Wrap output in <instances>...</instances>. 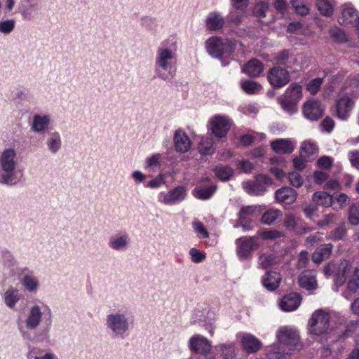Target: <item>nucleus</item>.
Masks as SVG:
<instances>
[{"mask_svg": "<svg viewBox=\"0 0 359 359\" xmlns=\"http://www.w3.org/2000/svg\"><path fill=\"white\" fill-rule=\"evenodd\" d=\"M346 233L344 225H340L330 233L329 238L333 241H339L344 238Z\"/></svg>", "mask_w": 359, "mask_h": 359, "instance_id": "obj_49", "label": "nucleus"}, {"mask_svg": "<svg viewBox=\"0 0 359 359\" xmlns=\"http://www.w3.org/2000/svg\"><path fill=\"white\" fill-rule=\"evenodd\" d=\"M323 108L318 100H311L306 102L303 106V114L304 116L311 121H317L320 118L323 114Z\"/></svg>", "mask_w": 359, "mask_h": 359, "instance_id": "obj_14", "label": "nucleus"}, {"mask_svg": "<svg viewBox=\"0 0 359 359\" xmlns=\"http://www.w3.org/2000/svg\"><path fill=\"white\" fill-rule=\"evenodd\" d=\"M192 226L194 228V231L197 233V236L199 238H208L209 237V233L201 222H200V221L193 222Z\"/></svg>", "mask_w": 359, "mask_h": 359, "instance_id": "obj_45", "label": "nucleus"}, {"mask_svg": "<svg viewBox=\"0 0 359 359\" xmlns=\"http://www.w3.org/2000/svg\"><path fill=\"white\" fill-rule=\"evenodd\" d=\"M271 149L277 154H291L294 147L292 142L287 139H279L272 141L271 143Z\"/></svg>", "mask_w": 359, "mask_h": 359, "instance_id": "obj_27", "label": "nucleus"}, {"mask_svg": "<svg viewBox=\"0 0 359 359\" xmlns=\"http://www.w3.org/2000/svg\"><path fill=\"white\" fill-rule=\"evenodd\" d=\"M127 245V236L113 238L110 240L109 245L114 250H119Z\"/></svg>", "mask_w": 359, "mask_h": 359, "instance_id": "obj_48", "label": "nucleus"}, {"mask_svg": "<svg viewBox=\"0 0 359 359\" xmlns=\"http://www.w3.org/2000/svg\"><path fill=\"white\" fill-rule=\"evenodd\" d=\"M273 62L276 66L282 67L287 70L297 65L298 60L293 50L283 49L273 55Z\"/></svg>", "mask_w": 359, "mask_h": 359, "instance_id": "obj_10", "label": "nucleus"}, {"mask_svg": "<svg viewBox=\"0 0 359 359\" xmlns=\"http://www.w3.org/2000/svg\"><path fill=\"white\" fill-rule=\"evenodd\" d=\"M290 2L296 13L299 15L304 16L309 13L310 8L306 4L302 3L300 0H290Z\"/></svg>", "mask_w": 359, "mask_h": 359, "instance_id": "obj_44", "label": "nucleus"}, {"mask_svg": "<svg viewBox=\"0 0 359 359\" xmlns=\"http://www.w3.org/2000/svg\"><path fill=\"white\" fill-rule=\"evenodd\" d=\"M280 216V210L270 209L262 215L261 222L264 224L271 225Z\"/></svg>", "mask_w": 359, "mask_h": 359, "instance_id": "obj_39", "label": "nucleus"}, {"mask_svg": "<svg viewBox=\"0 0 359 359\" xmlns=\"http://www.w3.org/2000/svg\"><path fill=\"white\" fill-rule=\"evenodd\" d=\"M61 146L60 136L58 133H53L48 141V149L53 153L57 152Z\"/></svg>", "mask_w": 359, "mask_h": 359, "instance_id": "obj_43", "label": "nucleus"}, {"mask_svg": "<svg viewBox=\"0 0 359 359\" xmlns=\"http://www.w3.org/2000/svg\"><path fill=\"white\" fill-rule=\"evenodd\" d=\"M348 220L352 225H358L359 224V212L358 208L351 206L348 213Z\"/></svg>", "mask_w": 359, "mask_h": 359, "instance_id": "obj_59", "label": "nucleus"}, {"mask_svg": "<svg viewBox=\"0 0 359 359\" xmlns=\"http://www.w3.org/2000/svg\"><path fill=\"white\" fill-rule=\"evenodd\" d=\"M219 347L222 355L224 359H233L234 358V347L232 344H222Z\"/></svg>", "mask_w": 359, "mask_h": 359, "instance_id": "obj_50", "label": "nucleus"}, {"mask_svg": "<svg viewBox=\"0 0 359 359\" xmlns=\"http://www.w3.org/2000/svg\"><path fill=\"white\" fill-rule=\"evenodd\" d=\"M317 165L324 169H330L332 165V159L327 156L320 157L317 161Z\"/></svg>", "mask_w": 359, "mask_h": 359, "instance_id": "obj_60", "label": "nucleus"}, {"mask_svg": "<svg viewBox=\"0 0 359 359\" xmlns=\"http://www.w3.org/2000/svg\"><path fill=\"white\" fill-rule=\"evenodd\" d=\"M16 153L14 149H6L1 154L0 162L4 174L0 175V183L11 184L13 181V171L15 165Z\"/></svg>", "mask_w": 359, "mask_h": 359, "instance_id": "obj_6", "label": "nucleus"}, {"mask_svg": "<svg viewBox=\"0 0 359 359\" xmlns=\"http://www.w3.org/2000/svg\"><path fill=\"white\" fill-rule=\"evenodd\" d=\"M269 10V4L266 2H259L256 4L254 8V15L258 18H263L266 17V11Z\"/></svg>", "mask_w": 359, "mask_h": 359, "instance_id": "obj_47", "label": "nucleus"}, {"mask_svg": "<svg viewBox=\"0 0 359 359\" xmlns=\"http://www.w3.org/2000/svg\"><path fill=\"white\" fill-rule=\"evenodd\" d=\"M333 245L331 243H325L320 245L312 254V261L316 264H320L323 262V261L328 259L330 257Z\"/></svg>", "mask_w": 359, "mask_h": 359, "instance_id": "obj_26", "label": "nucleus"}, {"mask_svg": "<svg viewBox=\"0 0 359 359\" xmlns=\"http://www.w3.org/2000/svg\"><path fill=\"white\" fill-rule=\"evenodd\" d=\"M175 148L178 153H186L191 147V140L187 134L182 129H177L173 137Z\"/></svg>", "mask_w": 359, "mask_h": 359, "instance_id": "obj_20", "label": "nucleus"}, {"mask_svg": "<svg viewBox=\"0 0 359 359\" xmlns=\"http://www.w3.org/2000/svg\"><path fill=\"white\" fill-rule=\"evenodd\" d=\"M347 289L353 292L359 289V268H355L347 283Z\"/></svg>", "mask_w": 359, "mask_h": 359, "instance_id": "obj_42", "label": "nucleus"}, {"mask_svg": "<svg viewBox=\"0 0 359 359\" xmlns=\"http://www.w3.org/2000/svg\"><path fill=\"white\" fill-rule=\"evenodd\" d=\"M49 123L50 118L48 116L35 115L34 116L32 129L35 132H41L48 126Z\"/></svg>", "mask_w": 359, "mask_h": 359, "instance_id": "obj_36", "label": "nucleus"}, {"mask_svg": "<svg viewBox=\"0 0 359 359\" xmlns=\"http://www.w3.org/2000/svg\"><path fill=\"white\" fill-rule=\"evenodd\" d=\"M298 283L301 287L311 291L316 289L317 280L313 271L310 270L303 271L298 278Z\"/></svg>", "mask_w": 359, "mask_h": 359, "instance_id": "obj_24", "label": "nucleus"}, {"mask_svg": "<svg viewBox=\"0 0 359 359\" xmlns=\"http://www.w3.org/2000/svg\"><path fill=\"white\" fill-rule=\"evenodd\" d=\"M302 97V86L297 83H292L279 98L278 102L282 109L292 115L297 111V104Z\"/></svg>", "mask_w": 359, "mask_h": 359, "instance_id": "obj_3", "label": "nucleus"}, {"mask_svg": "<svg viewBox=\"0 0 359 359\" xmlns=\"http://www.w3.org/2000/svg\"><path fill=\"white\" fill-rule=\"evenodd\" d=\"M338 22L344 26L358 25L359 23L358 11L353 7L343 8L341 15L338 18Z\"/></svg>", "mask_w": 359, "mask_h": 359, "instance_id": "obj_22", "label": "nucleus"}, {"mask_svg": "<svg viewBox=\"0 0 359 359\" xmlns=\"http://www.w3.org/2000/svg\"><path fill=\"white\" fill-rule=\"evenodd\" d=\"M276 336L278 342L283 345L296 346L299 341L297 332L287 327L279 329Z\"/></svg>", "mask_w": 359, "mask_h": 359, "instance_id": "obj_18", "label": "nucleus"}, {"mask_svg": "<svg viewBox=\"0 0 359 359\" xmlns=\"http://www.w3.org/2000/svg\"><path fill=\"white\" fill-rule=\"evenodd\" d=\"M207 52L213 57L222 59L225 53H231L233 44L228 39L225 41L217 36H212L205 42Z\"/></svg>", "mask_w": 359, "mask_h": 359, "instance_id": "obj_5", "label": "nucleus"}, {"mask_svg": "<svg viewBox=\"0 0 359 359\" xmlns=\"http://www.w3.org/2000/svg\"><path fill=\"white\" fill-rule=\"evenodd\" d=\"M284 225L288 231L298 235L305 234L315 229L314 227L309 226L301 219L292 214L285 215Z\"/></svg>", "mask_w": 359, "mask_h": 359, "instance_id": "obj_11", "label": "nucleus"}, {"mask_svg": "<svg viewBox=\"0 0 359 359\" xmlns=\"http://www.w3.org/2000/svg\"><path fill=\"white\" fill-rule=\"evenodd\" d=\"M353 104V101L348 96H342L339 98L336 103V114L337 117L342 121L346 120L350 115Z\"/></svg>", "mask_w": 359, "mask_h": 359, "instance_id": "obj_19", "label": "nucleus"}, {"mask_svg": "<svg viewBox=\"0 0 359 359\" xmlns=\"http://www.w3.org/2000/svg\"><path fill=\"white\" fill-rule=\"evenodd\" d=\"M318 10L324 16L330 17L333 14V6L328 0H316Z\"/></svg>", "mask_w": 359, "mask_h": 359, "instance_id": "obj_38", "label": "nucleus"}, {"mask_svg": "<svg viewBox=\"0 0 359 359\" xmlns=\"http://www.w3.org/2000/svg\"><path fill=\"white\" fill-rule=\"evenodd\" d=\"M263 240H274L283 236V233L276 229L259 231L257 236Z\"/></svg>", "mask_w": 359, "mask_h": 359, "instance_id": "obj_41", "label": "nucleus"}, {"mask_svg": "<svg viewBox=\"0 0 359 359\" xmlns=\"http://www.w3.org/2000/svg\"><path fill=\"white\" fill-rule=\"evenodd\" d=\"M242 90L247 94L255 95L258 94L262 89V86L252 80H243L241 82Z\"/></svg>", "mask_w": 359, "mask_h": 359, "instance_id": "obj_37", "label": "nucleus"}, {"mask_svg": "<svg viewBox=\"0 0 359 359\" xmlns=\"http://www.w3.org/2000/svg\"><path fill=\"white\" fill-rule=\"evenodd\" d=\"M231 2L233 8L244 11L248 6L249 0H231Z\"/></svg>", "mask_w": 359, "mask_h": 359, "instance_id": "obj_61", "label": "nucleus"}, {"mask_svg": "<svg viewBox=\"0 0 359 359\" xmlns=\"http://www.w3.org/2000/svg\"><path fill=\"white\" fill-rule=\"evenodd\" d=\"M317 148L316 145L311 142H304L300 149V154L302 156H309L315 154Z\"/></svg>", "mask_w": 359, "mask_h": 359, "instance_id": "obj_51", "label": "nucleus"}, {"mask_svg": "<svg viewBox=\"0 0 359 359\" xmlns=\"http://www.w3.org/2000/svg\"><path fill=\"white\" fill-rule=\"evenodd\" d=\"M274 8L282 14H284L287 9V4L285 0H276L274 2Z\"/></svg>", "mask_w": 359, "mask_h": 359, "instance_id": "obj_64", "label": "nucleus"}, {"mask_svg": "<svg viewBox=\"0 0 359 359\" xmlns=\"http://www.w3.org/2000/svg\"><path fill=\"white\" fill-rule=\"evenodd\" d=\"M236 254L241 261L250 259L260 246L258 236H241L236 240Z\"/></svg>", "mask_w": 359, "mask_h": 359, "instance_id": "obj_4", "label": "nucleus"}, {"mask_svg": "<svg viewBox=\"0 0 359 359\" xmlns=\"http://www.w3.org/2000/svg\"><path fill=\"white\" fill-rule=\"evenodd\" d=\"M107 324L116 334H123L128 329V322L124 315L110 314L107 316Z\"/></svg>", "mask_w": 359, "mask_h": 359, "instance_id": "obj_13", "label": "nucleus"}, {"mask_svg": "<svg viewBox=\"0 0 359 359\" xmlns=\"http://www.w3.org/2000/svg\"><path fill=\"white\" fill-rule=\"evenodd\" d=\"M267 79L271 86L280 88L289 83L291 76L288 70L282 67L274 66L268 71Z\"/></svg>", "mask_w": 359, "mask_h": 359, "instance_id": "obj_9", "label": "nucleus"}, {"mask_svg": "<svg viewBox=\"0 0 359 359\" xmlns=\"http://www.w3.org/2000/svg\"><path fill=\"white\" fill-rule=\"evenodd\" d=\"M189 347L191 351L203 356H207L212 349L210 341L206 337L197 334L189 339Z\"/></svg>", "mask_w": 359, "mask_h": 359, "instance_id": "obj_12", "label": "nucleus"}, {"mask_svg": "<svg viewBox=\"0 0 359 359\" xmlns=\"http://www.w3.org/2000/svg\"><path fill=\"white\" fill-rule=\"evenodd\" d=\"M199 152L203 155H211L215 151V148L212 143L201 142L198 146Z\"/></svg>", "mask_w": 359, "mask_h": 359, "instance_id": "obj_55", "label": "nucleus"}, {"mask_svg": "<svg viewBox=\"0 0 359 359\" xmlns=\"http://www.w3.org/2000/svg\"><path fill=\"white\" fill-rule=\"evenodd\" d=\"M313 201L318 205L329 207L333 203L334 196L325 191H316L313 195Z\"/></svg>", "mask_w": 359, "mask_h": 359, "instance_id": "obj_34", "label": "nucleus"}, {"mask_svg": "<svg viewBox=\"0 0 359 359\" xmlns=\"http://www.w3.org/2000/svg\"><path fill=\"white\" fill-rule=\"evenodd\" d=\"M351 269V264L347 260L342 261L334 276V282L337 287H340L344 285L346 280L347 273L349 272Z\"/></svg>", "mask_w": 359, "mask_h": 359, "instance_id": "obj_29", "label": "nucleus"}, {"mask_svg": "<svg viewBox=\"0 0 359 359\" xmlns=\"http://www.w3.org/2000/svg\"><path fill=\"white\" fill-rule=\"evenodd\" d=\"M323 83V79L316 78L312 79L306 86V90L311 94L316 95L320 90Z\"/></svg>", "mask_w": 359, "mask_h": 359, "instance_id": "obj_46", "label": "nucleus"}, {"mask_svg": "<svg viewBox=\"0 0 359 359\" xmlns=\"http://www.w3.org/2000/svg\"><path fill=\"white\" fill-rule=\"evenodd\" d=\"M332 37L338 42L343 43L347 41L345 32L341 29H334L330 31Z\"/></svg>", "mask_w": 359, "mask_h": 359, "instance_id": "obj_56", "label": "nucleus"}, {"mask_svg": "<svg viewBox=\"0 0 359 359\" xmlns=\"http://www.w3.org/2000/svg\"><path fill=\"white\" fill-rule=\"evenodd\" d=\"M217 189V186L212 184L208 187H198L194 189L193 193L194 196L200 200H208L210 198Z\"/></svg>", "mask_w": 359, "mask_h": 359, "instance_id": "obj_31", "label": "nucleus"}, {"mask_svg": "<svg viewBox=\"0 0 359 359\" xmlns=\"http://www.w3.org/2000/svg\"><path fill=\"white\" fill-rule=\"evenodd\" d=\"M156 72L158 68L168 73H158V76L163 80L173 78L177 70V58L172 50L168 48H159L155 62Z\"/></svg>", "mask_w": 359, "mask_h": 359, "instance_id": "obj_2", "label": "nucleus"}, {"mask_svg": "<svg viewBox=\"0 0 359 359\" xmlns=\"http://www.w3.org/2000/svg\"><path fill=\"white\" fill-rule=\"evenodd\" d=\"M189 255L191 256V261L194 263L202 262L205 259V254L196 248H191Z\"/></svg>", "mask_w": 359, "mask_h": 359, "instance_id": "obj_54", "label": "nucleus"}, {"mask_svg": "<svg viewBox=\"0 0 359 359\" xmlns=\"http://www.w3.org/2000/svg\"><path fill=\"white\" fill-rule=\"evenodd\" d=\"M209 124L212 135L217 139L226 137L231 127L230 118L221 114L213 116L209 121Z\"/></svg>", "mask_w": 359, "mask_h": 359, "instance_id": "obj_7", "label": "nucleus"}, {"mask_svg": "<svg viewBox=\"0 0 359 359\" xmlns=\"http://www.w3.org/2000/svg\"><path fill=\"white\" fill-rule=\"evenodd\" d=\"M255 210L252 205L243 206L238 214V224L235 226H241L244 231L251 229L252 217Z\"/></svg>", "mask_w": 359, "mask_h": 359, "instance_id": "obj_16", "label": "nucleus"}, {"mask_svg": "<svg viewBox=\"0 0 359 359\" xmlns=\"http://www.w3.org/2000/svg\"><path fill=\"white\" fill-rule=\"evenodd\" d=\"M297 197V191L288 187H282L275 193L276 201L285 205L292 204L296 201Z\"/></svg>", "mask_w": 359, "mask_h": 359, "instance_id": "obj_23", "label": "nucleus"}, {"mask_svg": "<svg viewBox=\"0 0 359 359\" xmlns=\"http://www.w3.org/2000/svg\"><path fill=\"white\" fill-rule=\"evenodd\" d=\"M187 189L184 186H177L168 191L161 201L167 205H173L184 201L187 196Z\"/></svg>", "mask_w": 359, "mask_h": 359, "instance_id": "obj_15", "label": "nucleus"}, {"mask_svg": "<svg viewBox=\"0 0 359 359\" xmlns=\"http://www.w3.org/2000/svg\"><path fill=\"white\" fill-rule=\"evenodd\" d=\"M330 320L331 316L328 312L323 309L316 310L308 321V332L320 343L326 342L332 330Z\"/></svg>", "mask_w": 359, "mask_h": 359, "instance_id": "obj_1", "label": "nucleus"}, {"mask_svg": "<svg viewBox=\"0 0 359 359\" xmlns=\"http://www.w3.org/2000/svg\"><path fill=\"white\" fill-rule=\"evenodd\" d=\"M265 351L266 359H287L289 355V353L285 352L279 345L269 346Z\"/></svg>", "mask_w": 359, "mask_h": 359, "instance_id": "obj_33", "label": "nucleus"}, {"mask_svg": "<svg viewBox=\"0 0 359 359\" xmlns=\"http://www.w3.org/2000/svg\"><path fill=\"white\" fill-rule=\"evenodd\" d=\"M206 27L210 31L221 29L224 25V20L219 13L217 12L210 13L205 20Z\"/></svg>", "mask_w": 359, "mask_h": 359, "instance_id": "obj_30", "label": "nucleus"}, {"mask_svg": "<svg viewBox=\"0 0 359 359\" xmlns=\"http://www.w3.org/2000/svg\"><path fill=\"white\" fill-rule=\"evenodd\" d=\"M215 176L221 181L230 180L233 175V170L229 165H219L213 169Z\"/></svg>", "mask_w": 359, "mask_h": 359, "instance_id": "obj_35", "label": "nucleus"}, {"mask_svg": "<svg viewBox=\"0 0 359 359\" xmlns=\"http://www.w3.org/2000/svg\"><path fill=\"white\" fill-rule=\"evenodd\" d=\"M41 315L39 306H32L26 320V327L29 329L36 328L41 321Z\"/></svg>", "mask_w": 359, "mask_h": 359, "instance_id": "obj_32", "label": "nucleus"}, {"mask_svg": "<svg viewBox=\"0 0 359 359\" xmlns=\"http://www.w3.org/2000/svg\"><path fill=\"white\" fill-rule=\"evenodd\" d=\"M241 343L243 349L248 354L255 353L262 348V341L252 334H245Z\"/></svg>", "mask_w": 359, "mask_h": 359, "instance_id": "obj_21", "label": "nucleus"}, {"mask_svg": "<svg viewBox=\"0 0 359 359\" xmlns=\"http://www.w3.org/2000/svg\"><path fill=\"white\" fill-rule=\"evenodd\" d=\"M301 302L302 297L298 293L290 292L282 297L279 305L281 310L290 312L295 311L299 306Z\"/></svg>", "mask_w": 359, "mask_h": 359, "instance_id": "obj_17", "label": "nucleus"}, {"mask_svg": "<svg viewBox=\"0 0 359 359\" xmlns=\"http://www.w3.org/2000/svg\"><path fill=\"white\" fill-rule=\"evenodd\" d=\"M22 285L27 290L32 292L36 290L38 283L34 278L29 276H25L22 280Z\"/></svg>", "mask_w": 359, "mask_h": 359, "instance_id": "obj_53", "label": "nucleus"}, {"mask_svg": "<svg viewBox=\"0 0 359 359\" xmlns=\"http://www.w3.org/2000/svg\"><path fill=\"white\" fill-rule=\"evenodd\" d=\"M282 280L281 275L276 271H266L262 276L263 286L269 291L276 290L280 285Z\"/></svg>", "mask_w": 359, "mask_h": 359, "instance_id": "obj_25", "label": "nucleus"}, {"mask_svg": "<svg viewBox=\"0 0 359 359\" xmlns=\"http://www.w3.org/2000/svg\"><path fill=\"white\" fill-rule=\"evenodd\" d=\"M5 304L9 308H13L15 306V304L19 300V297L17 291L13 288L8 289L5 292L4 297Z\"/></svg>", "mask_w": 359, "mask_h": 359, "instance_id": "obj_40", "label": "nucleus"}, {"mask_svg": "<svg viewBox=\"0 0 359 359\" xmlns=\"http://www.w3.org/2000/svg\"><path fill=\"white\" fill-rule=\"evenodd\" d=\"M288 180L290 183L295 187H301L304 180L301 175L297 172H291L288 174Z\"/></svg>", "mask_w": 359, "mask_h": 359, "instance_id": "obj_52", "label": "nucleus"}, {"mask_svg": "<svg viewBox=\"0 0 359 359\" xmlns=\"http://www.w3.org/2000/svg\"><path fill=\"white\" fill-rule=\"evenodd\" d=\"M328 178V175L323 171H315L313 173V179L316 184H321Z\"/></svg>", "mask_w": 359, "mask_h": 359, "instance_id": "obj_63", "label": "nucleus"}, {"mask_svg": "<svg viewBox=\"0 0 359 359\" xmlns=\"http://www.w3.org/2000/svg\"><path fill=\"white\" fill-rule=\"evenodd\" d=\"M271 179L266 175L259 174L254 181L243 183V188L250 195L262 196L266 191V187L271 184Z\"/></svg>", "mask_w": 359, "mask_h": 359, "instance_id": "obj_8", "label": "nucleus"}, {"mask_svg": "<svg viewBox=\"0 0 359 359\" xmlns=\"http://www.w3.org/2000/svg\"><path fill=\"white\" fill-rule=\"evenodd\" d=\"M334 121L329 116L325 117L321 123V126L323 130L330 133L332 131L334 127Z\"/></svg>", "mask_w": 359, "mask_h": 359, "instance_id": "obj_62", "label": "nucleus"}, {"mask_svg": "<svg viewBox=\"0 0 359 359\" xmlns=\"http://www.w3.org/2000/svg\"><path fill=\"white\" fill-rule=\"evenodd\" d=\"M243 71L251 77H257L263 72L264 65L259 60L251 59L243 66Z\"/></svg>", "mask_w": 359, "mask_h": 359, "instance_id": "obj_28", "label": "nucleus"}, {"mask_svg": "<svg viewBox=\"0 0 359 359\" xmlns=\"http://www.w3.org/2000/svg\"><path fill=\"white\" fill-rule=\"evenodd\" d=\"M15 27V22L13 20H8L0 22V32L5 34L11 32Z\"/></svg>", "mask_w": 359, "mask_h": 359, "instance_id": "obj_58", "label": "nucleus"}, {"mask_svg": "<svg viewBox=\"0 0 359 359\" xmlns=\"http://www.w3.org/2000/svg\"><path fill=\"white\" fill-rule=\"evenodd\" d=\"M237 168L245 173H250L254 169L255 166L248 160H242L238 162Z\"/></svg>", "mask_w": 359, "mask_h": 359, "instance_id": "obj_57", "label": "nucleus"}]
</instances>
